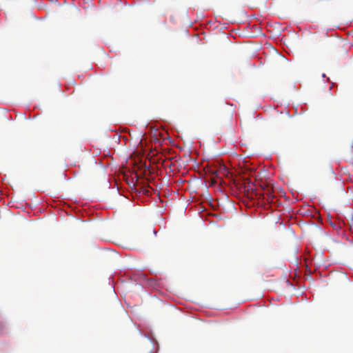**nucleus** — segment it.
Instances as JSON below:
<instances>
[{"mask_svg":"<svg viewBox=\"0 0 353 353\" xmlns=\"http://www.w3.org/2000/svg\"><path fill=\"white\" fill-rule=\"evenodd\" d=\"M265 194L267 196V201L268 202H272V199H274V195L269 189H267V190H265V192H264V195Z\"/></svg>","mask_w":353,"mask_h":353,"instance_id":"f257e3e1","label":"nucleus"}]
</instances>
